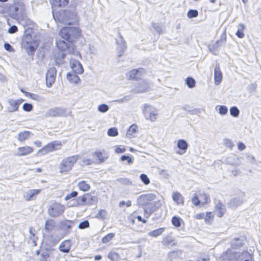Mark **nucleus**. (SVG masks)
<instances>
[{
	"instance_id": "obj_1",
	"label": "nucleus",
	"mask_w": 261,
	"mask_h": 261,
	"mask_svg": "<svg viewBox=\"0 0 261 261\" xmlns=\"http://www.w3.org/2000/svg\"><path fill=\"white\" fill-rule=\"evenodd\" d=\"M59 34L62 39L67 41L68 43L64 40H57L56 45L58 49L61 51L67 52L69 54L78 55L79 53L74 50V45L71 43L81 35L79 28L65 27L61 29Z\"/></svg>"
},
{
	"instance_id": "obj_2",
	"label": "nucleus",
	"mask_w": 261,
	"mask_h": 261,
	"mask_svg": "<svg viewBox=\"0 0 261 261\" xmlns=\"http://www.w3.org/2000/svg\"><path fill=\"white\" fill-rule=\"evenodd\" d=\"M53 17L56 21H58L64 24L71 25L77 21L76 13L70 10H61L55 13Z\"/></svg>"
},
{
	"instance_id": "obj_3",
	"label": "nucleus",
	"mask_w": 261,
	"mask_h": 261,
	"mask_svg": "<svg viewBox=\"0 0 261 261\" xmlns=\"http://www.w3.org/2000/svg\"><path fill=\"white\" fill-rule=\"evenodd\" d=\"M79 155H74L64 158L60 164V172L67 173L72 170L74 165L79 160Z\"/></svg>"
},
{
	"instance_id": "obj_4",
	"label": "nucleus",
	"mask_w": 261,
	"mask_h": 261,
	"mask_svg": "<svg viewBox=\"0 0 261 261\" xmlns=\"http://www.w3.org/2000/svg\"><path fill=\"white\" fill-rule=\"evenodd\" d=\"M65 207L58 202H53L49 204L47 207V213L52 218L59 217L64 213Z\"/></svg>"
},
{
	"instance_id": "obj_5",
	"label": "nucleus",
	"mask_w": 261,
	"mask_h": 261,
	"mask_svg": "<svg viewBox=\"0 0 261 261\" xmlns=\"http://www.w3.org/2000/svg\"><path fill=\"white\" fill-rule=\"evenodd\" d=\"M70 115V112H68L64 108L54 107L47 110L44 116L45 117H66Z\"/></svg>"
},
{
	"instance_id": "obj_6",
	"label": "nucleus",
	"mask_w": 261,
	"mask_h": 261,
	"mask_svg": "<svg viewBox=\"0 0 261 261\" xmlns=\"http://www.w3.org/2000/svg\"><path fill=\"white\" fill-rule=\"evenodd\" d=\"M61 143L58 141L49 143L38 151V154L41 155L47 154L48 152L57 150L60 148Z\"/></svg>"
},
{
	"instance_id": "obj_7",
	"label": "nucleus",
	"mask_w": 261,
	"mask_h": 261,
	"mask_svg": "<svg viewBox=\"0 0 261 261\" xmlns=\"http://www.w3.org/2000/svg\"><path fill=\"white\" fill-rule=\"evenodd\" d=\"M143 114L146 119L151 121H154L156 119V110L150 106H144Z\"/></svg>"
},
{
	"instance_id": "obj_8",
	"label": "nucleus",
	"mask_w": 261,
	"mask_h": 261,
	"mask_svg": "<svg viewBox=\"0 0 261 261\" xmlns=\"http://www.w3.org/2000/svg\"><path fill=\"white\" fill-rule=\"evenodd\" d=\"M57 70L54 67L49 68L46 73V84L48 88L51 87L56 80Z\"/></svg>"
},
{
	"instance_id": "obj_9",
	"label": "nucleus",
	"mask_w": 261,
	"mask_h": 261,
	"mask_svg": "<svg viewBox=\"0 0 261 261\" xmlns=\"http://www.w3.org/2000/svg\"><path fill=\"white\" fill-rule=\"evenodd\" d=\"M118 38L116 39V42L118 45V56L120 57L126 50L127 48V45L125 41L120 32H118Z\"/></svg>"
},
{
	"instance_id": "obj_10",
	"label": "nucleus",
	"mask_w": 261,
	"mask_h": 261,
	"mask_svg": "<svg viewBox=\"0 0 261 261\" xmlns=\"http://www.w3.org/2000/svg\"><path fill=\"white\" fill-rule=\"evenodd\" d=\"M95 198L94 196H93L90 194H86L82 196H79L76 198L77 203L80 205H91L93 204V201Z\"/></svg>"
},
{
	"instance_id": "obj_11",
	"label": "nucleus",
	"mask_w": 261,
	"mask_h": 261,
	"mask_svg": "<svg viewBox=\"0 0 261 261\" xmlns=\"http://www.w3.org/2000/svg\"><path fill=\"white\" fill-rule=\"evenodd\" d=\"M70 67L75 73L82 74L84 69L81 63L76 59H71L69 61Z\"/></svg>"
},
{
	"instance_id": "obj_12",
	"label": "nucleus",
	"mask_w": 261,
	"mask_h": 261,
	"mask_svg": "<svg viewBox=\"0 0 261 261\" xmlns=\"http://www.w3.org/2000/svg\"><path fill=\"white\" fill-rule=\"evenodd\" d=\"M155 196L153 194H144L140 196L138 199V202L142 205H146L150 201L154 200Z\"/></svg>"
},
{
	"instance_id": "obj_13",
	"label": "nucleus",
	"mask_w": 261,
	"mask_h": 261,
	"mask_svg": "<svg viewBox=\"0 0 261 261\" xmlns=\"http://www.w3.org/2000/svg\"><path fill=\"white\" fill-rule=\"evenodd\" d=\"M24 48L29 55H34V51L38 46L37 42L35 41L29 42L24 40L23 41Z\"/></svg>"
},
{
	"instance_id": "obj_14",
	"label": "nucleus",
	"mask_w": 261,
	"mask_h": 261,
	"mask_svg": "<svg viewBox=\"0 0 261 261\" xmlns=\"http://www.w3.org/2000/svg\"><path fill=\"white\" fill-rule=\"evenodd\" d=\"M145 73V70L142 68L134 69L128 72L129 79H139Z\"/></svg>"
},
{
	"instance_id": "obj_15",
	"label": "nucleus",
	"mask_w": 261,
	"mask_h": 261,
	"mask_svg": "<svg viewBox=\"0 0 261 261\" xmlns=\"http://www.w3.org/2000/svg\"><path fill=\"white\" fill-rule=\"evenodd\" d=\"M22 100H14L12 99H9L8 107V111L10 113H12L18 110L19 105L21 104Z\"/></svg>"
},
{
	"instance_id": "obj_16",
	"label": "nucleus",
	"mask_w": 261,
	"mask_h": 261,
	"mask_svg": "<svg viewBox=\"0 0 261 261\" xmlns=\"http://www.w3.org/2000/svg\"><path fill=\"white\" fill-rule=\"evenodd\" d=\"M222 80V73L220 70L219 64H217L214 69V81L215 84L218 85L220 84Z\"/></svg>"
},
{
	"instance_id": "obj_17",
	"label": "nucleus",
	"mask_w": 261,
	"mask_h": 261,
	"mask_svg": "<svg viewBox=\"0 0 261 261\" xmlns=\"http://www.w3.org/2000/svg\"><path fill=\"white\" fill-rule=\"evenodd\" d=\"M33 151V149L30 146H24L19 147L17 151L15 153L16 156L27 155Z\"/></svg>"
},
{
	"instance_id": "obj_18",
	"label": "nucleus",
	"mask_w": 261,
	"mask_h": 261,
	"mask_svg": "<svg viewBox=\"0 0 261 261\" xmlns=\"http://www.w3.org/2000/svg\"><path fill=\"white\" fill-rule=\"evenodd\" d=\"M162 244L163 246L168 248H170L177 245V243L175 241L174 239L170 236H166L163 239Z\"/></svg>"
},
{
	"instance_id": "obj_19",
	"label": "nucleus",
	"mask_w": 261,
	"mask_h": 261,
	"mask_svg": "<svg viewBox=\"0 0 261 261\" xmlns=\"http://www.w3.org/2000/svg\"><path fill=\"white\" fill-rule=\"evenodd\" d=\"M94 154L97 158L99 163L103 162L109 156V153L104 149L95 151Z\"/></svg>"
},
{
	"instance_id": "obj_20",
	"label": "nucleus",
	"mask_w": 261,
	"mask_h": 261,
	"mask_svg": "<svg viewBox=\"0 0 261 261\" xmlns=\"http://www.w3.org/2000/svg\"><path fill=\"white\" fill-rule=\"evenodd\" d=\"M71 243L70 240L63 241L59 245V250L63 252L68 253L70 251Z\"/></svg>"
},
{
	"instance_id": "obj_21",
	"label": "nucleus",
	"mask_w": 261,
	"mask_h": 261,
	"mask_svg": "<svg viewBox=\"0 0 261 261\" xmlns=\"http://www.w3.org/2000/svg\"><path fill=\"white\" fill-rule=\"evenodd\" d=\"M40 190L32 189L25 192L23 194V197L27 201L33 200L34 196L39 194Z\"/></svg>"
},
{
	"instance_id": "obj_22",
	"label": "nucleus",
	"mask_w": 261,
	"mask_h": 261,
	"mask_svg": "<svg viewBox=\"0 0 261 261\" xmlns=\"http://www.w3.org/2000/svg\"><path fill=\"white\" fill-rule=\"evenodd\" d=\"M243 202V196L242 197H236L231 199L229 203V206L231 208H236L241 205Z\"/></svg>"
},
{
	"instance_id": "obj_23",
	"label": "nucleus",
	"mask_w": 261,
	"mask_h": 261,
	"mask_svg": "<svg viewBox=\"0 0 261 261\" xmlns=\"http://www.w3.org/2000/svg\"><path fill=\"white\" fill-rule=\"evenodd\" d=\"M253 259L252 254L247 251L241 253L237 257L236 261H252Z\"/></svg>"
},
{
	"instance_id": "obj_24",
	"label": "nucleus",
	"mask_w": 261,
	"mask_h": 261,
	"mask_svg": "<svg viewBox=\"0 0 261 261\" xmlns=\"http://www.w3.org/2000/svg\"><path fill=\"white\" fill-rule=\"evenodd\" d=\"M177 147L182 151V152H177L179 154H182L185 153L188 149V144L184 139H179L177 144Z\"/></svg>"
},
{
	"instance_id": "obj_25",
	"label": "nucleus",
	"mask_w": 261,
	"mask_h": 261,
	"mask_svg": "<svg viewBox=\"0 0 261 261\" xmlns=\"http://www.w3.org/2000/svg\"><path fill=\"white\" fill-rule=\"evenodd\" d=\"M148 88V84L145 81H142L134 90L136 93H142L146 91Z\"/></svg>"
},
{
	"instance_id": "obj_26",
	"label": "nucleus",
	"mask_w": 261,
	"mask_h": 261,
	"mask_svg": "<svg viewBox=\"0 0 261 261\" xmlns=\"http://www.w3.org/2000/svg\"><path fill=\"white\" fill-rule=\"evenodd\" d=\"M77 73L68 72L67 73V79L71 83L77 84L80 81Z\"/></svg>"
},
{
	"instance_id": "obj_27",
	"label": "nucleus",
	"mask_w": 261,
	"mask_h": 261,
	"mask_svg": "<svg viewBox=\"0 0 261 261\" xmlns=\"http://www.w3.org/2000/svg\"><path fill=\"white\" fill-rule=\"evenodd\" d=\"M244 244V240L242 238H235L231 242V245L232 248L238 249L242 246Z\"/></svg>"
},
{
	"instance_id": "obj_28",
	"label": "nucleus",
	"mask_w": 261,
	"mask_h": 261,
	"mask_svg": "<svg viewBox=\"0 0 261 261\" xmlns=\"http://www.w3.org/2000/svg\"><path fill=\"white\" fill-rule=\"evenodd\" d=\"M182 251L181 250H175L170 251L168 256L171 259H177L181 257Z\"/></svg>"
},
{
	"instance_id": "obj_29",
	"label": "nucleus",
	"mask_w": 261,
	"mask_h": 261,
	"mask_svg": "<svg viewBox=\"0 0 261 261\" xmlns=\"http://www.w3.org/2000/svg\"><path fill=\"white\" fill-rule=\"evenodd\" d=\"M75 222L72 221L65 220L60 222V226L63 229L67 230L70 229Z\"/></svg>"
},
{
	"instance_id": "obj_30",
	"label": "nucleus",
	"mask_w": 261,
	"mask_h": 261,
	"mask_svg": "<svg viewBox=\"0 0 261 261\" xmlns=\"http://www.w3.org/2000/svg\"><path fill=\"white\" fill-rule=\"evenodd\" d=\"M172 198L174 202H175L177 204H179L180 203L184 204V200L183 197L181 194L178 192H174L172 193Z\"/></svg>"
},
{
	"instance_id": "obj_31",
	"label": "nucleus",
	"mask_w": 261,
	"mask_h": 261,
	"mask_svg": "<svg viewBox=\"0 0 261 261\" xmlns=\"http://www.w3.org/2000/svg\"><path fill=\"white\" fill-rule=\"evenodd\" d=\"M216 208L219 211L218 216L219 217H222L225 211L224 205H223L219 200H218V202L216 203Z\"/></svg>"
},
{
	"instance_id": "obj_32",
	"label": "nucleus",
	"mask_w": 261,
	"mask_h": 261,
	"mask_svg": "<svg viewBox=\"0 0 261 261\" xmlns=\"http://www.w3.org/2000/svg\"><path fill=\"white\" fill-rule=\"evenodd\" d=\"M31 134V133L29 131L25 130L20 132L18 135L17 139L20 142L24 141L28 139Z\"/></svg>"
},
{
	"instance_id": "obj_33",
	"label": "nucleus",
	"mask_w": 261,
	"mask_h": 261,
	"mask_svg": "<svg viewBox=\"0 0 261 261\" xmlns=\"http://www.w3.org/2000/svg\"><path fill=\"white\" fill-rule=\"evenodd\" d=\"M13 8L16 13H22L24 10V5L22 3L18 2L15 4Z\"/></svg>"
},
{
	"instance_id": "obj_34",
	"label": "nucleus",
	"mask_w": 261,
	"mask_h": 261,
	"mask_svg": "<svg viewBox=\"0 0 261 261\" xmlns=\"http://www.w3.org/2000/svg\"><path fill=\"white\" fill-rule=\"evenodd\" d=\"M56 222L53 219H48L45 223L44 228L47 231L52 230L55 226Z\"/></svg>"
},
{
	"instance_id": "obj_35",
	"label": "nucleus",
	"mask_w": 261,
	"mask_h": 261,
	"mask_svg": "<svg viewBox=\"0 0 261 261\" xmlns=\"http://www.w3.org/2000/svg\"><path fill=\"white\" fill-rule=\"evenodd\" d=\"M165 230L164 228H160L158 229H156L155 230L151 231L148 233V234L149 236L153 237H157L161 235Z\"/></svg>"
},
{
	"instance_id": "obj_36",
	"label": "nucleus",
	"mask_w": 261,
	"mask_h": 261,
	"mask_svg": "<svg viewBox=\"0 0 261 261\" xmlns=\"http://www.w3.org/2000/svg\"><path fill=\"white\" fill-rule=\"evenodd\" d=\"M199 198L202 205L210 202V197L204 192L200 194Z\"/></svg>"
},
{
	"instance_id": "obj_37",
	"label": "nucleus",
	"mask_w": 261,
	"mask_h": 261,
	"mask_svg": "<svg viewBox=\"0 0 261 261\" xmlns=\"http://www.w3.org/2000/svg\"><path fill=\"white\" fill-rule=\"evenodd\" d=\"M40 261H50V254L47 251H42L41 252Z\"/></svg>"
},
{
	"instance_id": "obj_38",
	"label": "nucleus",
	"mask_w": 261,
	"mask_h": 261,
	"mask_svg": "<svg viewBox=\"0 0 261 261\" xmlns=\"http://www.w3.org/2000/svg\"><path fill=\"white\" fill-rule=\"evenodd\" d=\"M108 257L112 261H119L120 259L119 254L115 252H110L109 253Z\"/></svg>"
},
{
	"instance_id": "obj_39",
	"label": "nucleus",
	"mask_w": 261,
	"mask_h": 261,
	"mask_svg": "<svg viewBox=\"0 0 261 261\" xmlns=\"http://www.w3.org/2000/svg\"><path fill=\"white\" fill-rule=\"evenodd\" d=\"M152 27L159 34H164L165 33V29L158 23L152 22Z\"/></svg>"
},
{
	"instance_id": "obj_40",
	"label": "nucleus",
	"mask_w": 261,
	"mask_h": 261,
	"mask_svg": "<svg viewBox=\"0 0 261 261\" xmlns=\"http://www.w3.org/2000/svg\"><path fill=\"white\" fill-rule=\"evenodd\" d=\"M138 129V126L136 124H132L128 128L127 133L126 136L127 137L130 138L131 136H132L134 133H135L137 132V130Z\"/></svg>"
},
{
	"instance_id": "obj_41",
	"label": "nucleus",
	"mask_w": 261,
	"mask_h": 261,
	"mask_svg": "<svg viewBox=\"0 0 261 261\" xmlns=\"http://www.w3.org/2000/svg\"><path fill=\"white\" fill-rule=\"evenodd\" d=\"M69 2V0H54V5L55 6L65 7Z\"/></svg>"
},
{
	"instance_id": "obj_42",
	"label": "nucleus",
	"mask_w": 261,
	"mask_h": 261,
	"mask_svg": "<svg viewBox=\"0 0 261 261\" xmlns=\"http://www.w3.org/2000/svg\"><path fill=\"white\" fill-rule=\"evenodd\" d=\"M79 188L83 191H87L90 189V186L84 181H80L78 184Z\"/></svg>"
},
{
	"instance_id": "obj_43",
	"label": "nucleus",
	"mask_w": 261,
	"mask_h": 261,
	"mask_svg": "<svg viewBox=\"0 0 261 261\" xmlns=\"http://www.w3.org/2000/svg\"><path fill=\"white\" fill-rule=\"evenodd\" d=\"M245 29V26L243 23L240 24L239 29L236 33V35L240 38H242L244 36L243 30Z\"/></svg>"
},
{
	"instance_id": "obj_44",
	"label": "nucleus",
	"mask_w": 261,
	"mask_h": 261,
	"mask_svg": "<svg viewBox=\"0 0 261 261\" xmlns=\"http://www.w3.org/2000/svg\"><path fill=\"white\" fill-rule=\"evenodd\" d=\"M115 237V234L113 233H110L107 234L102 239V242L103 243H107L112 240Z\"/></svg>"
},
{
	"instance_id": "obj_45",
	"label": "nucleus",
	"mask_w": 261,
	"mask_h": 261,
	"mask_svg": "<svg viewBox=\"0 0 261 261\" xmlns=\"http://www.w3.org/2000/svg\"><path fill=\"white\" fill-rule=\"evenodd\" d=\"M186 83L188 87L190 88H192L195 86V81L192 77H187L186 80Z\"/></svg>"
},
{
	"instance_id": "obj_46",
	"label": "nucleus",
	"mask_w": 261,
	"mask_h": 261,
	"mask_svg": "<svg viewBox=\"0 0 261 261\" xmlns=\"http://www.w3.org/2000/svg\"><path fill=\"white\" fill-rule=\"evenodd\" d=\"M240 114L239 109L236 107H232L230 109V114L234 117H237Z\"/></svg>"
},
{
	"instance_id": "obj_47",
	"label": "nucleus",
	"mask_w": 261,
	"mask_h": 261,
	"mask_svg": "<svg viewBox=\"0 0 261 261\" xmlns=\"http://www.w3.org/2000/svg\"><path fill=\"white\" fill-rule=\"evenodd\" d=\"M180 218L174 216L172 218V223L175 227H179L180 226Z\"/></svg>"
},
{
	"instance_id": "obj_48",
	"label": "nucleus",
	"mask_w": 261,
	"mask_h": 261,
	"mask_svg": "<svg viewBox=\"0 0 261 261\" xmlns=\"http://www.w3.org/2000/svg\"><path fill=\"white\" fill-rule=\"evenodd\" d=\"M219 107V113L221 115H226L228 112V109L227 107L225 106H217L216 108Z\"/></svg>"
},
{
	"instance_id": "obj_49",
	"label": "nucleus",
	"mask_w": 261,
	"mask_h": 261,
	"mask_svg": "<svg viewBox=\"0 0 261 261\" xmlns=\"http://www.w3.org/2000/svg\"><path fill=\"white\" fill-rule=\"evenodd\" d=\"M198 15V11L196 10H190L187 13V16L189 18L196 17Z\"/></svg>"
},
{
	"instance_id": "obj_50",
	"label": "nucleus",
	"mask_w": 261,
	"mask_h": 261,
	"mask_svg": "<svg viewBox=\"0 0 261 261\" xmlns=\"http://www.w3.org/2000/svg\"><path fill=\"white\" fill-rule=\"evenodd\" d=\"M132 98L130 95H126L122 98L116 99L114 100L115 102H117L119 103L127 102Z\"/></svg>"
},
{
	"instance_id": "obj_51",
	"label": "nucleus",
	"mask_w": 261,
	"mask_h": 261,
	"mask_svg": "<svg viewBox=\"0 0 261 261\" xmlns=\"http://www.w3.org/2000/svg\"><path fill=\"white\" fill-rule=\"evenodd\" d=\"M118 134V130L117 128L115 127L109 128L108 130V135L109 136L111 137H115L117 136Z\"/></svg>"
},
{
	"instance_id": "obj_52",
	"label": "nucleus",
	"mask_w": 261,
	"mask_h": 261,
	"mask_svg": "<svg viewBox=\"0 0 261 261\" xmlns=\"http://www.w3.org/2000/svg\"><path fill=\"white\" fill-rule=\"evenodd\" d=\"M60 240V238H59L58 237L56 236L54 237L53 235H50L49 237L48 241L50 243V244L55 245Z\"/></svg>"
},
{
	"instance_id": "obj_53",
	"label": "nucleus",
	"mask_w": 261,
	"mask_h": 261,
	"mask_svg": "<svg viewBox=\"0 0 261 261\" xmlns=\"http://www.w3.org/2000/svg\"><path fill=\"white\" fill-rule=\"evenodd\" d=\"M121 160L122 161H126L128 164H132L134 161V158L128 155H123L121 157Z\"/></svg>"
},
{
	"instance_id": "obj_54",
	"label": "nucleus",
	"mask_w": 261,
	"mask_h": 261,
	"mask_svg": "<svg viewBox=\"0 0 261 261\" xmlns=\"http://www.w3.org/2000/svg\"><path fill=\"white\" fill-rule=\"evenodd\" d=\"M109 109V106L106 104H101L98 107V110L101 113H105Z\"/></svg>"
},
{
	"instance_id": "obj_55",
	"label": "nucleus",
	"mask_w": 261,
	"mask_h": 261,
	"mask_svg": "<svg viewBox=\"0 0 261 261\" xmlns=\"http://www.w3.org/2000/svg\"><path fill=\"white\" fill-rule=\"evenodd\" d=\"M117 181L122 185H131L132 182L130 181L128 179L125 178H120L118 179Z\"/></svg>"
},
{
	"instance_id": "obj_56",
	"label": "nucleus",
	"mask_w": 261,
	"mask_h": 261,
	"mask_svg": "<svg viewBox=\"0 0 261 261\" xmlns=\"http://www.w3.org/2000/svg\"><path fill=\"white\" fill-rule=\"evenodd\" d=\"M140 177L145 185H147L150 183V179L145 174H141Z\"/></svg>"
},
{
	"instance_id": "obj_57",
	"label": "nucleus",
	"mask_w": 261,
	"mask_h": 261,
	"mask_svg": "<svg viewBox=\"0 0 261 261\" xmlns=\"http://www.w3.org/2000/svg\"><path fill=\"white\" fill-rule=\"evenodd\" d=\"M226 34H224L223 35H222L221 40L217 41L215 43V44H214L213 45V48H215L218 47L220 45H218L219 43H221L222 42L224 43L226 41Z\"/></svg>"
},
{
	"instance_id": "obj_58",
	"label": "nucleus",
	"mask_w": 261,
	"mask_h": 261,
	"mask_svg": "<svg viewBox=\"0 0 261 261\" xmlns=\"http://www.w3.org/2000/svg\"><path fill=\"white\" fill-rule=\"evenodd\" d=\"M89 227V222L88 220H85L81 222L79 225L78 228L83 229L88 228Z\"/></svg>"
},
{
	"instance_id": "obj_59",
	"label": "nucleus",
	"mask_w": 261,
	"mask_h": 261,
	"mask_svg": "<svg viewBox=\"0 0 261 261\" xmlns=\"http://www.w3.org/2000/svg\"><path fill=\"white\" fill-rule=\"evenodd\" d=\"M224 144L226 146H227L230 149H232L233 146V143L232 140L227 138L224 139Z\"/></svg>"
},
{
	"instance_id": "obj_60",
	"label": "nucleus",
	"mask_w": 261,
	"mask_h": 261,
	"mask_svg": "<svg viewBox=\"0 0 261 261\" xmlns=\"http://www.w3.org/2000/svg\"><path fill=\"white\" fill-rule=\"evenodd\" d=\"M22 108L24 111L30 112L33 109V106L29 103H24L22 106Z\"/></svg>"
},
{
	"instance_id": "obj_61",
	"label": "nucleus",
	"mask_w": 261,
	"mask_h": 261,
	"mask_svg": "<svg viewBox=\"0 0 261 261\" xmlns=\"http://www.w3.org/2000/svg\"><path fill=\"white\" fill-rule=\"evenodd\" d=\"M192 202L195 206H197L201 203L200 199L196 194H195L194 197L192 198Z\"/></svg>"
},
{
	"instance_id": "obj_62",
	"label": "nucleus",
	"mask_w": 261,
	"mask_h": 261,
	"mask_svg": "<svg viewBox=\"0 0 261 261\" xmlns=\"http://www.w3.org/2000/svg\"><path fill=\"white\" fill-rule=\"evenodd\" d=\"M77 192L76 191H72L71 193H70V194H67L65 197V200H68L72 198H74V197H75L77 196Z\"/></svg>"
},
{
	"instance_id": "obj_63",
	"label": "nucleus",
	"mask_w": 261,
	"mask_h": 261,
	"mask_svg": "<svg viewBox=\"0 0 261 261\" xmlns=\"http://www.w3.org/2000/svg\"><path fill=\"white\" fill-rule=\"evenodd\" d=\"M107 215V212L105 210H101L97 214V217L98 218L104 219Z\"/></svg>"
},
{
	"instance_id": "obj_64",
	"label": "nucleus",
	"mask_w": 261,
	"mask_h": 261,
	"mask_svg": "<svg viewBox=\"0 0 261 261\" xmlns=\"http://www.w3.org/2000/svg\"><path fill=\"white\" fill-rule=\"evenodd\" d=\"M17 31V27L16 25H12L9 29L8 32L10 34H13L16 33Z\"/></svg>"
}]
</instances>
